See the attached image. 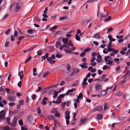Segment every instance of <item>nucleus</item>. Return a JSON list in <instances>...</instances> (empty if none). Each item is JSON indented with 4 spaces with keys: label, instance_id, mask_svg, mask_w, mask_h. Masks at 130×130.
Segmentation results:
<instances>
[{
    "label": "nucleus",
    "instance_id": "f704fd0d",
    "mask_svg": "<svg viewBox=\"0 0 130 130\" xmlns=\"http://www.w3.org/2000/svg\"><path fill=\"white\" fill-rule=\"evenodd\" d=\"M48 73V71H46L44 72L43 74V77H46Z\"/></svg>",
    "mask_w": 130,
    "mask_h": 130
},
{
    "label": "nucleus",
    "instance_id": "0e129e2a",
    "mask_svg": "<svg viewBox=\"0 0 130 130\" xmlns=\"http://www.w3.org/2000/svg\"><path fill=\"white\" fill-rule=\"evenodd\" d=\"M55 116L56 117H59L60 116V114L59 113L56 112L55 114Z\"/></svg>",
    "mask_w": 130,
    "mask_h": 130
},
{
    "label": "nucleus",
    "instance_id": "5fc2aeb1",
    "mask_svg": "<svg viewBox=\"0 0 130 130\" xmlns=\"http://www.w3.org/2000/svg\"><path fill=\"white\" fill-rule=\"evenodd\" d=\"M71 69L70 67L69 64H68L67 65V69L68 70H70Z\"/></svg>",
    "mask_w": 130,
    "mask_h": 130
},
{
    "label": "nucleus",
    "instance_id": "bb28decb",
    "mask_svg": "<svg viewBox=\"0 0 130 130\" xmlns=\"http://www.w3.org/2000/svg\"><path fill=\"white\" fill-rule=\"evenodd\" d=\"M37 112L40 115L41 114V110L40 107H39L38 108Z\"/></svg>",
    "mask_w": 130,
    "mask_h": 130
},
{
    "label": "nucleus",
    "instance_id": "4d7b16f0",
    "mask_svg": "<svg viewBox=\"0 0 130 130\" xmlns=\"http://www.w3.org/2000/svg\"><path fill=\"white\" fill-rule=\"evenodd\" d=\"M78 85V82H76L72 86V87H73L74 86H77Z\"/></svg>",
    "mask_w": 130,
    "mask_h": 130
},
{
    "label": "nucleus",
    "instance_id": "bf43d9fd",
    "mask_svg": "<svg viewBox=\"0 0 130 130\" xmlns=\"http://www.w3.org/2000/svg\"><path fill=\"white\" fill-rule=\"evenodd\" d=\"M18 35V33L17 31H15L14 32V34L13 35V36L15 37H17Z\"/></svg>",
    "mask_w": 130,
    "mask_h": 130
},
{
    "label": "nucleus",
    "instance_id": "b1692460",
    "mask_svg": "<svg viewBox=\"0 0 130 130\" xmlns=\"http://www.w3.org/2000/svg\"><path fill=\"white\" fill-rule=\"evenodd\" d=\"M111 47H107V50H108V52H113V50H115V48H111Z\"/></svg>",
    "mask_w": 130,
    "mask_h": 130
},
{
    "label": "nucleus",
    "instance_id": "09e8293b",
    "mask_svg": "<svg viewBox=\"0 0 130 130\" xmlns=\"http://www.w3.org/2000/svg\"><path fill=\"white\" fill-rule=\"evenodd\" d=\"M41 92L43 93H45L46 92V89H42L41 90Z\"/></svg>",
    "mask_w": 130,
    "mask_h": 130
},
{
    "label": "nucleus",
    "instance_id": "1a4fd4ad",
    "mask_svg": "<svg viewBox=\"0 0 130 130\" xmlns=\"http://www.w3.org/2000/svg\"><path fill=\"white\" fill-rule=\"evenodd\" d=\"M62 41L63 43L67 44L68 41V38H63L62 39Z\"/></svg>",
    "mask_w": 130,
    "mask_h": 130
},
{
    "label": "nucleus",
    "instance_id": "5701e85b",
    "mask_svg": "<svg viewBox=\"0 0 130 130\" xmlns=\"http://www.w3.org/2000/svg\"><path fill=\"white\" fill-rule=\"evenodd\" d=\"M25 36H21L19 37L18 38L19 40H22L23 39H24L25 37H26L28 36L27 35L25 34Z\"/></svg>",
    "mask_w": 130,
    "mask_h": 130
},
{
    "label": "nucleus",
    "instance_id": "c03bdc74",
    "mask_svg": "<svg viewBox=\"0 0 130 130\" xmlns=\"http://www.w3.org/2000/svg\"><path fill=\"white\" fill-rule=\"evenodd\" d=\"M69 45L71 46H73V45L71 41L70 40L69 42Z\"/></svg>",
    "mask_w": 130,
    "mask_h": 130
},
{
    "label": "nucleus",
    "instance_id": "864d4df0",
    "mask_svg": "<svg viewBox=\"0 0 130 130\" xmlns=\"http://www.w3.org/2000/svg\"><path fill=\"white\" fill-rule=\"evenodd\" d=\"M91 50L90 48H86L84 50V52H88L89 50Z\"/></svg>",
    "mask_w": 130,
    "mask_h": 130
},
{
    "label": "nucleus",
    "instance_id": "9d476101",
    "mask_svg": "<svg viewBox=\"0 0 130 130\" xmlns=\"http://www.w3.org/2000/svg\"><path fill=\"white\" fill-rule=\"evenodd\" d=\"M27 120L30 123H31V121L33 120L32 117L30 115L28 116Z\"/></svg>",
    "mask_w": 130,
    "mask_h": 130
},
{
    "label": "nucleus",
    "instance_id": "2f4dec72",
    "mask_svg": "<svg viewBox=\"0 0 130 130\" xmlns=\"http://www.w3.org/2000/svg\"><path fill=\"white\" fill-rule=\"evenodd\" d=\"M79 66L81 67L82 68H88L87 66H84L83 64H80L79 65Z\"/></svg>",
    "mask_w": 130,
    "mask_h": 130
},
{
    "label": "nucleus",
    "instance_id": "20e7f679",
    "mask_svg": "<svg viewBox=\"0 0 130 130\" xmlns=\"http://www.w3.org/2000/svg\"><path fill=\"white\" fill-rule=\"evenodd\" d=\"M76 90V89L75 88H72L71 89L69 90L65 93V94L66 95H68L69 94L70 95H74V94L71 93L73 92L74 91H75Z\"/></svg>",
    "mask_w": 130,
    "mask_h": 130
},
{
    "label": "nucleus",
    "instance_id": "c85d7f7f",
    "mask_svg": "<svg viewBox=\"0 0 130 130\" xmlns=\"http://www.w3.org/2000/svg\"><path fill=\"white\" fill-rule=\"evenodd\" d=\"M83 98V95L82 93H80L79 94L78 96H77V98L78 99H82Z\"/></svg>",
    "mask_w": 130,
    "mask_h": 130
},
{
    "label": "nucleus",
    "instance_id": "ddd939ff",
    "mask_svg": "<svg viewBox=\"0 0 130 130\" xmlns=\"http://www.w3.org/2000/svg\"><path fill=\"white\" fill-rule=\"evenodd\" d=\"M6 121V123L8 125H9L10 124V118L9 117L6 118H5Z\"/></svg>",
    "mask_w": 130,
    "mask_h": 130
},
{
    "label": "nucleus",
    "instance_id": "79ce46f5",
    "mask_svg": "<svg viewBox=\"0 0 130 130\" xmlns=\"http://www.w3.org/2000/svg\"><path fill=\"white\" fill-rule=\"evenodd\" d=\"M3 129H4V130H9V127L8 126H6Z\"/></svg>",
    "mask_w": 130,
    "mask_h": 130
},
{
    "label": "nucleus",
    "instance_id": "4c0bfd02",
    "mask_svg": "<svg viewBox=\"0 0 130 130\" xmlns=\"http://www.w3.org/2000/svg\"><path fill=\"white\" fill-rule=\"evenodd\" d=\"M113 30V28L111 27H109L108 28V30L107 31V32L111 31Z\"/></svg>",
    "mask_w": 130,
    "mask_h": 130
},
{
    "label": "nucleus",
    "instance_id": "aec40b11",
    "mask_svg": "<svg viewBox=\"0 0 130 130\" xmlns=\"http://www.w3.org/2000/svg\"><path fill=\"white\" fill-rule=\"evenodd\" d=\"M107 62H106V64H108L110 65H113V61H110V60H108L107 61Z\"/></svg>",
    "mask_w": 130,
    "mask_h": 130
},
{
    "label": "nucleus",
    "instance_id": "f257e3e1",
    "mask_svg": "<svg viewBox=\"0 0 130 130\" xmlns=\"http://www.w3.org/2000/svg\"><path fill=\"white\" fill-rule=\"evenodd\" d=\"M102 89V87L101 85L97 84L95 87V91L96 92H99Z\"/></svg>",
    "mask_w": 130,
    "mask_h": 130
},
{
    "label": "nucleus",
    "instance_id": "338daca9",
    "mask_svg": "<svg viewBox=\"0 0 130 130\" xmlns=\"http://www.w3.org/2000/svg\"><path fill=\"white\" fill-rule=\"evenodd\" d=\"M86 54L84 53V52H82L81 53V54L80 55V56L81 57H83L84 55H85Z\"/></svg>",
    "mask_w": 130,
    "mask_h": 130
},
{
    "label": "nucleus",
    "instance_id": "f03ea898",
    "mask_svg": "<svg viewBox=\"0 0 130 130\" xmlns=\"http://www.w3.org/2000/svg\"><path fill=\"white\" fill-rule=\"evenodd\" d=\"M103 109V107L102 106H97L95 108L93 109L92 111V112H94L95 111H100L102 110Z\"/></svg>",
    "mask_w": 130,
    "mask_h": 130
},
{
    "label": "nucleus",
    "instance_id": "dca6fc26",
    "mask_svg": "<svg viewBox=\"0 0 130 130\" xmlns=\"http://www.w3.org/2000/svg\"><path fill=\"white\" fill-rule=\"evenodd\" d=\"M108 15V14L107 12L106 13H103L101 14V16L102 17H105Z\"/></svg>",
    "mask_w": 130,
    "mask_h": 130
},
{
    "label": "nucleus",
    "instance_id": "de8ad7c7",
    "mask_svg": "<svg viewBox=\"0 0 130 130\" xmlns=\"http://www.w3.org/2000/svg\"><path fill=\"white\" fill-rule=\"evenodd\" d=\"M66 51L67 53H70L72 51V50L70 49H67L66 50Z\"/></svg>",
    "mask_w": 130,
    "mask_h": 130
},
{
    "label": "nucleus",
    "instance_id": "e2e57ef3",
    "mask_svg": "<svg viewBox=\"0 0 130 130\" xmlns=\"http://www.w3.org/2000/svg\"><path fill=\"white\" fill-rule=\"evenodd\" d=\"M74 71L75 73H78L79 71V70L78 69H74Z\"/></svg>",
    "mask_w": 130,
    "mask_h": 130
},
{
    "label": "nucleus",
    "instance_id": "8fccbe9b",
    "mask_svg": "<svg viewBox=\"0 0 130 130\" xmlns=\"http://www.w3.org/2000/svg\"><path fill=\"white\" fill-rule=\"evenodd\" d=\"M15 104L14 103H10L9 104V105L10 106H11L14 105Z\"/></svg>",
    "mask_w": 130,
    "mask_h": 130
},
{
    "label": "nucleus",
    "instance_id": "680f3d73",
    "mask_svg": "<svg viewBox=\"0 0 130 130\" xmlns=\"http://www.w3.org/2000/svg\"><path fill=\"white\" fill-rule=\"evenodd\" d=\"M96 0H88L87 2L86 3L88 2L89 3H91Z\"/></svg>",
    "mask_w": 130,
    "mask_h": 130
},
{
    "label": "nucleus",
    "instance_id": "052dcab7",
    "mask_svg": "<svg viewBox=\"0 0 130 130\" xmlns=\"http://www.w3.org/2000/svg\"><path fill=\"white\" fill-rule=\"evenodd\" d=\"M41 104L43 105H45L46 104V102L45 101L43 100V101L42 102Z\"/></svg>",
    "mask_w": 130,
    "mask_h": 130
},
{
    "label": "nucleus",
    "instance_id": "4be33fe9",
    "mask_svg": "<svg viewBox=\"0 0 130 130\" xmlns=\"http://www.w3.org/2000/svg\"><path fill=\"white\" fill-rule=\"evenodd\" d=\"M33 30L32 29H29L26 31V32L27 34H32Z\"/></svg>",
    "mask_w": 130,
    "mask_h": 130
},
{
    "label": "nucleus",
    "instance_id": "7c9ffc66",
    "mask_svg": "<svg viewBox=\"0 0 130 130\" xmlns=\"http://www.w3.org/2000/svg\"><path fill=\"white\" fill-rule=\"evenodd\" d=\"M75 37L76 39V40H79V41H80V37H79V36L78 35H76L75 36Z\"/></svg>",
    "mask_w": 130,
    "mask_h": 130
},
{
    "label": "nucleus",
    "instance_id": "f3484780",
    "mask_svg": "<svg viewBox=\"0 0 130 130\" xmlns=\"http://www.w3.org/2000/svg\"><path fill=\"white\" fill-rule=\"evenodd\" d=\"M54 126L57 127H59L60 126V124L59 123L57 122V120H55L54 121Z\"/></svg>",
    "mask_w": 130,
    "mask_h": 130
},
{
    "label": "nucleus",
    "instance_id": "f8f14e48",
    "mask_svg": "<svg viewBox=\"0 0 130 130\" xmlns=\"http://www.w3.org/2000/svg\"><path fill=\"white\" fill-rule=\"evenodd\" d=\"M106 75L104 74L103 75L102 77L100 78L99 82H102L104 80V79L106 78Z\"/></svg>",
    "mask_w": 130,
    "mask_h": 130
},
{
    "label": "nucleus",
    "instance_id": "58836bf2",
    "mask_svg": "<svg viewBox=\"0 0 130 130\" xmlns=\"http://www.w3.org/2000/svg\"><path fill=\"white\" fill-rule=\"evenodd\" d=\"M93 37H95V38L98 39H99L100 37V35L97 34H95V35Z\"/></svg>",
    "mask_w": 130,
    "mask_h": 130
},
{
    "label": "nucleus",
    "instance_id": "393cba45",
    "mask_svg": "<svg viewBox=\"0 0 130 130\" xmlns=\"http://www.w3.org/2000/svg\"><path fill=\"white\" fill-rule=\"evenodd\" d=\"M32 57L30 55H29V57L27 59V60L25 61V63H26L28 61H29L31 58Z\"/></svg>",
    "mask_w": 130,
    "mask_h": 130
},
{
    "label": "nucleus",
    "instance_id": "6e6d98bb",
    "mask_svg": "<svg viewBox=\"0 0 130 130\" xmlns=\"http://www.w3.org/2000/svg\"><path fill=\"white\" fill-rule=\"evenodd\" d=\"M111 42H109V43L107 45V47H112L113 46H111Z\"/></svg>",
    "mask_w": 130,
    "mask_h": 130
},
{
    "label": "nucleus",
    "instance_id": "13d9d810",
    "mask_svg": "<svg viewBox=\"0 0 130 130\" xmlns=\"http://www.w3.org/2000/svg\"><path fill=\"white\" fill-rule=\"evenodd\" d=\"M54 4L55 2L52 1L50 3V4H49V6H51L54 5Z\"/></svg>",
    "mask_w": 130,
    "mask_h": 130
},
{
    "label": "nucleus",
    "instance_id": "ea45409f",
    "mask_svg": "<svg viewBox=\"0 0 130 130\" xmlns=\"http://www.w3.org/2000/svg\"><path fill=\"white\" fill-rule=\"evenodd\" d=\"M91 63H90V64H91V66H95L96 64V62H91Z\"/></svg>",
    "mask_w": 130,
    "mask_h": 130
},
{
    "label": "nucleus",
    "instance_id": "412c9836",
    "mask_svg": "<svg viewBox=\"0 0 130 130\" xmlns=\"http://www.w3.org/2000/svg\"><path fill=\"white\" fill-rule=\"evenodd\" d=\"M107 93V91L106 90H104L101 91V94L102 95L104 96Z\"/></svg>",
    "mask_w": 130,
    "mask_h": 130
},
{
    "label": "nucleus",
    "instance_id": "c9c22d12",
    "mask_svg": "<svg viewBox=\"0 0 130 130\" xmlns=\"http://www.w3.org/2000/svg\"><path fill=\"white\" fill-rule=\"evenodd\" d=\"M62 101L61 100H58L56 102H55L54 101H53V102L54 103L59 104L61 103Z\"/></svg>",
    "mask_w": 130,
    "mask_h": 130
},
{
    "label": "nucleus",
    "instance_id": "e433bc0d",
    "mask_svg": "<svg viewBox=\"0 0 130 130\" xmlns=\"http://www.w3.org/2000/svg\"><path fill=\"white\" fill-rule=\"evenodd\" d=\"M19 123L20 125L22 126L23 124V122L22 120H20L19 122Z\"/></svg>",
    "mask_w": 130,
    "mask_h": 130
},
{
    "label": "nucleus",
    "instance_id": "7ed1b4c3",
    "mask_svg": "<svg viewBox=\"0 0 130 130\" xmlns=\"http://www.w3.org/2000/svg\"><path fill=\"white\" fill-rule=\"evenodd\" d=\"M17 118L15 117L11 121V124L10 125L12 127H14L16 125V123L17 121Z\"/></svg>",
    "mask_w": 130,
    "mask_h": 130
},
{
    "label": "nucleus",
    "instance_id": "423d86ee",
    "mask_svg": "<svg viewBox=\"0 0 130 130\" xmlns=\"http://www.w3.org/2000/svg\"><path fill=\"white\" fill-rule=\"evenodd\" d=\"M70 113V111L69 110H66L65 111V116L66 119H69L70 118V116L69 115Z\"/></svg>",
    "mask_w": 130,
    "mask_h": 130
},
{
    "label": "nucleus",
    "instance_id": "4468645a",
    "mask_svg": "<svg viewBox=\"0 0 130 130\" xmlns=\"http://www.w3.org/2000/svg\"><path fill=\"white\" fill-rule=\"evenodd\" d=\"M108 38L109 39L110 42H111L112 41H115V39L112 38V36L111 35H109L108 36Z\"/></svg>",
    "mask_w": 130,
    "mask_h": 130
},
{
    "label": "nucleus",
    "instance_id": "0eeeda50",
    "mask_svg": "<svg viewBox=\"0 0 130 130\" xmlns=\"http://www.w3.org/2000/svg\"><path fill=\"white\" fill-rule=\"evenodd\" d=\"M103 117V115L102 114H98L97 115L96 119H97L98 120H99L102 119Z\"/></svg>",
    "mask_w": 130,
    "mask_h": 130
},
{
    "label": "nucleus",
    "instance_id": "a19ab883",
    "mask_svg": "<svg viewBox=\"0 0 130 130\" xmlns=\"http://www.w3.org/2000/svg\"><path fill=\"white\" fill-rule=\"evenodd\" d=\"M11 30V29L9 28L5 32V34H8L10 32Z\"/></svg>",
    "mask_w": 130,
    "mask_h": 130
},
{
    "label": "nucleus",
    "instance_id": "a878e982",
    "mask_svg": "<svg viewBox=\"0 0 130 130\" xmlns=\"http://www.w3.org/2000/svg\"><path fill=\"white\" fill-rule=\"evenodd\" d=\"M58 26L57 25H55L52 27L50 29V31H52V30H54Z\"/></svg>",
    "mask_w": 130,
    "mask_h": 130
},
{
    "label": "nucleus",
    "instance_id": "37998d69",
    "mask_svg": "<svg viewBox=\"0 0 130 130\" xmlns=\"http://www.w3.org/2000/svg\"><path fill=\"white\" fill-rule=\"evenodd\" d=\"M41 89L42 88L41 87H38V89L36 90V92H38L39 91H40Z\"/></svg>",
    "mask_w": 130,
    "mask_h": 130
},
{
    "label": "nucleus",
    "instance_id": "69168bd1",
    "mask_svg": "<svg viewBox=\"0 0 130 130\" xmlns=\"http://www.w3.org/2000/svg\"><path fill=\"white\" fill-rule=\"evenodd\" d=\"M21 130H28V129L24 127L23 126L21 127Z\"/></svg>",
    "mask_w": 130,
    "mask_h": 130
},
{
    "label": "nucleus",
    "instance_id": "774afa93",
    "mask_svg": "<svg viewBox=\"0 0 130 130\" xmlns=\"http://www.w3.org/2000/svg\"><path fill=\"white\" fill-rule=\"evenodd\" d=\"M119 60V59L118 58H115L113 60L115 62H118Z\"/></svg>",
    "mask_w": 130,
    "mask_h": 130
},
{
    "label": "nucleus",
    "instance_id": "3c124183",
    "mask_svg": "<svg viewBox=\"0 0 130 130\" xmlns=\"http://www.w3.org/2000/svg\"><path fill=\"white\" fill-rule=\"evenodd\" d=\"M10 37L11 38V40L12 41H13L14 40L15 38L13 36L11 35Z\"/></svg>",
    "mask_w": 130,
    "mask_h": 130
},
{
    "label": "nucleus",
    "instance_id": "603ef678",
    "mask_svg": "<svg viewBox=\"0 0 130 130\" xmlns=\"http://www.w3.org/2000/svg\"><path fill=\"white\" fill-rule=\"evenodd\" d=\"M19 112V111L18 110H14L12 111V113L14 114L15 113H18Z\"/></svg>",
    "mask_w": 130,
    "mask_h": 130
},
{
    "label": "nucleus",
    "instance_id": "72a5a7b5",
    "mask_svg": "<svg viewBox=\"0 0 130 130\" xmlns=\"http://www.w3.org/2000/svg\"><path fill=\"white\" fill-rule=\"evenodd\" d=\"M111 20V17L110 16H109L108 18H106L105 19V21H108L110 20Z\"/></svg>",
    "mask_w": 130,
    "mask_h": 130
},
{
    "label": "nucleus",
    "instance_id": "9b49d317",
    "mask_svg": "<svg viewBox=\"0 0 130 130\" xmlns=\"http://www.w3.org/2000/svg\"><path fill=\"white\" fill-rule=\"evenodd\" d=\"M21 7L20 6H18V4L17 3L16 4V8L15 11H17L20 9Z\"/></svg>",
    "mask_w": 130,
    "mask_h": 130
},
{
    "label": "nucleus",
    "instance_id": "39448f33",
    "mask_svg": "<svg viewBox=\"0 0 130 130\" xmlns=\"http://www.w3.org/2000/svg\"><path fill=\"white\" fill-rule=\"evenodd\" d=\"M6 113L5 110H1L0 112V119H3L5 117Z\"/></svg>",
    "mask_w": 130,
    "mask_h": 130
},
{
    "label": "nucleus",
    "instance_id": "49530a36",
    "mask_svg": "<svg viewBox=\"0 0 130 130\" xmlns=\"http://www.w3.org/2000/svg\"><path fill=\"white\" fill-rule=\"evenodd\" d=\"M42 53V52L40 50H39L37 52V54L38 55L40 56Z\"/></svg>",
    "mask_w": 130,
    "mask_h": 130
},
{
    "label": "nucleus",
    "instance_id": "2eb2a0df",
    "mask_svg": "<svg viewBox=\"0 0 130 130\" xmlns=\"http://www.w3.org/2000/svg\"><path fill=\"white\" fill-rule=\"evenodd\" d=\"M10 101H14L15 100V97L14 96H9L8 98Z\"/></svg>",
    "mask_w": 130,
    "mask_h": 130
},
{
    "label": "nucleus",
    "instance_id": "a18cd8bd",
    "mask_svg": "<svg viewBox=\"0 0 130 130\" xmlns=\"http://www.w3.org/2000/svg\"><path fill=\"white\" fill-rule=\"evenodd\" d=\"M57 111V109L56 108H53L52 110V112L54 113Z\"/></svg>",
    "mask_w": 130,
    "mask_h": 130
},
{
    "label": "nucleus",
    "instance_id": "6e6552de",
    "mask_svg": "<svg viewBox=\"0 0 130 130\" xmlns=\"http://www.w3.org/2000/svg\"><path fill=\"white\" fill-rule=\"evenodd\" d=\"M47 118L49 119L53 120L54 121L56 120L54 117L53 115H50L47 116Z\"/></svg>",
    "mask_w": 130,
    "mask_h": 130
},
{
    "label": "nucleus",
    "instance_id": "a211bd4d",
    "mask_svg": "<svg viewBox=\"0 0 130 130\" xmlns=\"http://www.w3.org/2000/svg\"><path fill=\"white\" fill-rule=\"evenodd\" d=\"M109 106V104L107 103H105L104 106V109L106 110L108 109Z\"/></svg>",
    "mask_w": 130,
    "mask_h": 130
},
{
    "label": "nucleus",
    "instance_id": "cd10ccee",
    "mask_svg": "<svg viewBox=\"0 0 130 130\" xmlns=\"http://www.w3.org/2000/svg\"><path fill=\"white\" fill-rule=\"evenodd\" d=\"M19 104L20 105H23L24 104V101L22 100H20L19 101Z\"/></svg>",
    "mask_w": 130,
    "mask_h": 130
},
{
    "label": "nucleus",
    "instance_id": "473e14b6",
    "mask_svg": "<svg viewBox=\"0 0 130 130\" xmlns=\"http://www.w3.org/2000/svg\"><path fill=\"white\" fill-rule=\"evenodd\" d=\"M61 45V44H60L59 42L57 41L56 42L55 46H56V47L57 48L58 47L57 46H60Z\"/></svg>",
    "mask_w": 130,
    "mask_h": 130
},
{
    "label": "nucleus",
    "instance_id": "c756f323",
    "mask_svg": "<svg viewBox=\"0 0 130 130\" xmlns=\"http://www.w3.org/2000/svg\"><path fill=\"white\" fill-rule=\"evenodd\" d=\"M122 94V93L121 91H119L117 93L116 95L118 96H120Z\"/></svg>",
    "mask_w": 130,
    "mask_h": 130
},
{
    "label": "nucleus",
    "instance_id": "6ab92c4d",
    "mask_svg": "<svg viewBox=\"0 0 130 130\" xmlns=\"http://www.w3.org/2000/svg\"><path fill=\"white\" fill-rule=\"evenodd\" d=\"M111 57H110L109 56H105L104 58L105 61L106 62L108 61V59L111 60Z\"/></svg>",
    "mask_w": 130,
    "mask_h": 130
}]
</instances>
